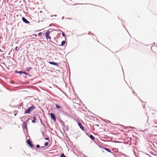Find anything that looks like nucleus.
<instances>
[{
    "mask_svg": "<svg viewBox=\"0 0 157 157\" xmlns=\"http://www.w3.org/2000/svg\"><path fill=\"white\" fill-rule=\"evenodd\" d=\"M35 109L34 106H31L25 112V113H29L31 112L34 110Z\"/></svg>",
    "mask_w": 157,
    "mask_h": 157,
    "instance_id": "f257e3e1",
    "label": "nucleus"
},
{
    "mask_svg": "<svg viewBox=\"0 0 157 157\" xmlns=\"http://www.w3.org/2000/svg\"><path fill=\"white\" fill-rule=\"evenodd\" d=\"M27 143L31 147L33 148L34 147V145H33L30 140H28L27 141Z\"/></svg>",
    "mask_w": 157,
    "mask_h": 157,
    "instance_id": "f03ea898",
    "label": "nucleus"
},
{
    "mask_svg": "<svg viewBox=\"0 0 157 157\" xmlns=\"http://www.w3.org/2000/svg\"><path fill=\"white\" fill-rule=\"evenodd\" d=\"M49 31H47L45 33V37L47 39H49L50 40L51 39V37L50 36H49Z\"/></svg>",
    "mask_w": 157,
    "mask_h": 157,
    "instance_id": "7ed1b4c3",
    "label": "nucleus"
},
{
    "mask_svg": "<svg viewBox=\"0 0 157 157\" xmlns=\"http://www.w3.org/2000/svg\"><path fill=\"white\" fill-rule=\"evenodd\" d=\"M76 121L78 123V125H79V127L80 128L82 129V130H83L84 131V127H83L82 126V124L78 120H77Z\"/></svg>",
    "mask_w": 157,
    "mask_h": 157,
    "instance_id": "20e7f679",
    "label": "nucleus"
},
{
    "mask_svg": "<svg viewBox=\"0 0 157 157\" xmlns=\"http://www.w3.org/2000/svg\"><path fill=\"white\" fill-rule=\"evenodd\" d=\"M50 116L51 118L54 121H56V118L54 114L53 113H50Z\"/></svg>",
    "mask_w": 157,
    "mask_h": 157,
    "instance_id": "39448f33",
    "label": "nucleus"
},
{
    "mask_svg": "<svg viewBox=\"0 0 157 157\" xmlns=\"http://www.w3.org/2000/svg\"><path fill=\"white\" fill-rule=\"evenodd\" d=\"M22 20L23 21L26 23L28 24L29 23V22L24 17H22Z\"/></svg>",
    "mask_w": 157,
    "mask_h": 157,
    "instance_id": "423d86ee",
    "label": "nucleus"
},
{
    "mask_svg": "<svg viewBox=\"0 0 157 157\" xmlns=\"http://www.w3.org/2000/svg\"><path fill=\"white\" fill-rule=\"evenodd\" d=\"M49 63H50V64H53V65H56L57 66H58V64L56 63V62H49Z\"/></svg>",
    "mask_w": 157,
    "mask_h": 157,
    "instance_id": "0eeeda50",
    "label": "nucleus"
},
{
    "mask_svg": "<svg viewBox=\"0 0 157 157\" xmlns=\"http://www.w3.org/2000/svg\"><path fill=\"white\" fill-rule=\"evenodd\" d=\"M23 125H24V128L26 129L27 128V126L26 123L25 122H23Z\"/></svg>",
    "mask_w": 157,
    "mask_h": 157,
    "instance_id": "6e6552de",
    "label": "nucleus"
},
{
    "mask_svg": "<svg viewBox=\"0 0 157 157\" xmlns=\"http://www.w3.org/2000/svg\"><path fill=\"white\" fill-rule=\"evenodd\" d=\"M56 107L58 109H61V107L58 105L56 104Z\"/></svg>",
    "mask_w": 157,
    "mask_h": 157,
    "instance_id": "1a4fd4ad",
    "label": "nucleus"
},
{
    "mask_svg": "<svg viewBox=\"0 0 157 157\" xmlns=\"http://www.w3.org/2000/svg\"><path fill=\"white\" fill-rule=\"evenodd\" d=\"M65 41L64 40L62 41L61 42V45L62 46H63L65 45Z\"/></svg>",
    "mask_w": 157,
    "mask_h": 157,
    "instance_id": "9d476101",
    "label": "nucleus"
},
{
    "mask_svg": "<svg viewBox=\"0 0 157 157\" xmlns=\"http://www.w3.org/2000/svg\"><path fill=\"white\" fill-rule=\"evenodd\" d=\"M90 137L92 140H94V137L93 135H90Z\"/></svg>",
    "mask_w": 157,
    "mask_h": 157,
    "instance_id": "9b49d317",
    "label": "nucleus"
},
{
    "mask_svg": "<svg viewBox=\"0 0 157 157\" xmlns=\"http://www.w3.org/2000/svg\"><path fill=\"white\" fill-rule=\"evenodd\" d=\"M104 149L106 151H108V152L111 153V151L110 150H109V149L105 148H104Z\"/></svg>",
    "mask_w": 157,
    "mask_h": 157,
    "instance_id": "f8f14e48",
    "label": "nucleus"
},
{
    "mask_svg": "<svg viewBox=\"0 0 157 157\" xmlns=\"http://www.w3.org/2000/svg\"><path fill=\"white\" fill-rule=\"evenodd\" d=\"M36 120V117L35 116L34 117L33 119V120L32 122L33 123H35Z\"/></svg>",
    "mask_w": 157,
    "mask_h": 157,
    "instance_id": "ddd939ff",
    "label": "nucleus"
},
{
    "mask_svg": "<svg viewBox=\"0 0 157 157\" xmlns=\"http://www.w3.org/2000/svg\"><path fill=\"white\" fill-rule=\"evenodd\" d=\"M32 68L30 67H27L26 68V70L27 71H29L32 69Z\"/></svg>",
    "mask_w": 157,
    "mask_h": 157,
    "instance_id": "4468645a",
    "label": "nucleus"
},
{
    "mask_svg": "<svg viewBox=\"0 0 157 157\" xmlns=\"http://www.w3.org/2000/svg\"><path fill=\"white\" fill-rule=\"evenodd\" d=\"M60 157H65V156L63 154H62Z\"/></svg>",
    "mask_w": 157,
    "mask_h": 157,
    "instance_id": "2eb2a0df",
    "label": "nucleus"
},
{
    "mask_svg": "<svg viewBox=\"0 0 157 157\" xmlns=\"http://www.w3.org/2000/svg\"><path fill=\"white\" fill-rule=\"evenodd\" d=\"M48 142H46L45 143H44V145L45 146H48Z\"/></svg>",
    "mask_w": 157,
    "mask_h": 157,
    "instance_id": "dca6fc26",
    "label": "nucleus"
},
{
    "mask_svg": "<svg viewBox=\"0 0 157 157\" xmlns=\"http://www.w3.org/2000/svg\"><path fill=\"white\" fill-rule=\"evenodd\" d=\"M18 73L20 74H23V72L22 71H20L18 72Z\"/></svg>",
    "mask_w": 157,
    "mask_h": 157,
    "instance_id": "f3484780",
    "label": "nucleus"
},
{
    "mask_svg": "<svg viewBox=\"0 0 157 157\" xmlns=\"http://www.w3.org/2000/svg\"><path fill=\"white\" fill-rule=\"evenodd\" d=\"M23 74H25V75H29V74L25 72H23Z\"/></svg>",
    "mask_w": 157,
    "mask_h": 157,
    "instance_id": "a211bd4d",
    "label": "nucleus"
},
{
    "mask_svg": "<svg viewBox=\"0 0 157 157\" xmlns=\"http://www.w3.org/2000/svg\"><path fill=\"white\" fill-rule=\"evenodd\" d=\"M40 147V145H38H38H36V147L37 148H39V147Z\"/></svg>",
    "mask_w": 157,
    "mask_h": 157,
    "instance_id": "6ab92c4d",
    "label": "nucleus"
},
{
    "mask_svg": "<svg viewBox=\"0 0 157 157\" xmlns=\"http://www.w3.org/2000/svg\"><path fill=\"white\" fill-rule=\"evenodd\" d=\"M62 35L63 36H65V35L64 34V33H62Z\"/></svg>",
    "mask_w": 157,
    "mask_h": 157,
    "instance_id": "aec40b11",
    "label": "nucleus"
},
{
    "mask_svg": "<svg viewBox=\"0 0 157 157\" xmlns=\"http://www.w3.org/2000/svg\"><path fill=\"white\" fill-rule=\"evenodd\" d=\"M41 33H38V35L39 36H40V35H41Z\"/></svg>",
    "mask_w": 157,
    "mask_h": 157,
    "instance_id": "412c9836",
    "label": "nucleus"
},
{
    "mask_svg": "<svg viewBox=\"0 0 157 157\" xmlns=\"http://www.w3.org/2000/svg\"><path fill=\"white\" fill-rule=\"evenodd\" d=\"M45 139L46 140H49V138L48 137L45 138Z\"/></svg>",
    "mask_w": 157,
    "mask_h": 157,
    "instance_id": "4be33fe9",
    "label": "nucleus"
},
{
    "mask_svg": "<svg viewBox=\"0 0 157 157\" xmlns=\"http://www.w3.org/2000/svg\"><path fill=\"white\" fill-rule=\"evenodd\" d=\"M81 4H80V3H78L77 4H75V5H81Z\"/></svg>",
    "mask_w": 157,
    "mask_h": 157,
    "instance_id": "5701e85b",
    "label": "nucleus"
},
{
    "mask_svg": "<svg viewBox=\"0 0 157 157\" xmlns=\"http://www.w3.org/2000/svg\"><path fill=\"white\" fill-rule=\"evenodd\" d=\"M100 7L102 9H105L103 7Z\"/></svg>",
    "mask_w": 157,
    "mask_h": 157,
    "instance_id": "b1692460",
    "label": "nucleus"
},
{
    "mask_svg": "<svg viewBox=\"0 0 157 157\" xmlns=\"http://www.w3.org/2000/svg\"><path fill=\"white\" fill-rule=\"evenodd\" d=\"M17 47H16L15 48V50H16V51H17Z\"/></svg>",
    "mask_w": 157,
    "mask_h": 157,
    "instance_id": "393cba45",
    "label": "nucleus"
},
{
    "mask_svg": "<svg viewBox=\"0 0 157 157\" xmlns=\"http://www.w3.org/2000/svg\"><path fill=\"white\" fill-rule=\"evenodd\" d=\"M68 4L69 5H72L71 4H70V3Z\"/></svg>",
    "mask_w": 157,
    "mask_h": 157,
    "instance_id": "a878e982",
    "label": "nucleus"
},
{
    "mask_svg": "<svg viewBox=\"0 0 157 157\" xmlns=\"http://www.w3.org/2000/svg\"><path fill=\"white\" fill-rule=\"evenodd\" d=\"M91 5H92V4H91ZM92 5H94V6H97V5H94V4H92Z\"/></svg>",
    "mask_w": 157,
    "mask_h": 157,
    "instance_id": "bb28decb",
    "label": "nucleus"
},
{
    "mask_svg": "<svg viewBox=\"0 0 157 157\" xmlns=\"http://www.w3.org/2000/svg\"><path fill=\"white\" fill-rule=\"evenodd\" d=\"M66 2V3H68V2Z\"/></svg>",
    "mask_w": 157,
    "mask_h": 157,
    "instance_id": "cd10ccee",
    "label": "nucleus"
},
{
    "mask_svg": "<svg viewBox=\"0 0 157 157\" xmlns=\"http://www.w3.org/2000/svg\"><path fill=\"white\" fill-rule=\"evenodd\" d=\"M87 4V3H86V4Z\"/></svg>",
    "mask_w": 157,
    "mask_h": 157,
    "instance_id": "c85d7f7f",
    "label": "nucleus"
},
{
    "mask_svg": "<svg viewBox=\"0 0 157 157\" xmlns=\"http://www.w3.org/2000/svg\"><path fill=\"white\" fill-rule=\"evenodd\" d=\"M16 114H15V116H16Z\"/></svg>",
    "mask_w": 157,
    "mask_h": 157,
    "instance_id": "c756f323",
    "label": "nucleus"
}]
</instances>
